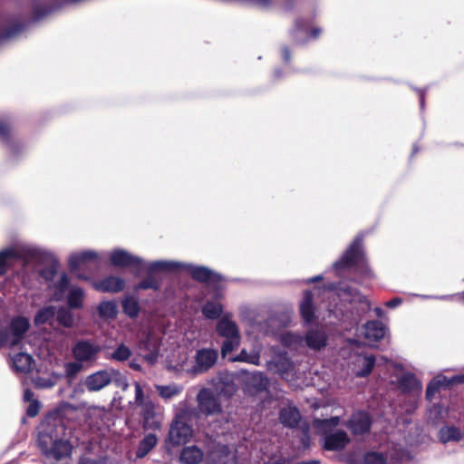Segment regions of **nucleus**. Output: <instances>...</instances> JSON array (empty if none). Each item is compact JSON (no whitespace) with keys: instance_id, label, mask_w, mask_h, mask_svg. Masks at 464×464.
<instances>
[{"instance_id":"2eb2a0df","label":"nucleus","mask_w":464,"mask_h":464,"mask_svg":"<svg viewBox=\"0 0 464 464\" xmlns=\"http://www.w3.org/2000/svg\"><path fill=\"white\" fill-rule=\"evenodd\" d=\"M218 353L215 349L203 348L197 351L193 371L196 373L207 372L218 361Z\"/></svg>"},{"instance_id":"ddd939ff","label":"nucleus","mask_w":464,"mask_h":464,"mask_svg":"<svg viewBox=\"0 0 464 464\" xmlns=\"http://www.w3.org/2000/svg\"><path fill=\"white\" fill-rule=\"evenodd\" d=\"M29 328L30 323L27 318L24 316L14 317L9 326L5 328L8 330L9 334V342L7 344L11 347L19 345Z\"/></svg>"},{"instance_id":"1a4fd4ad","label":"nucleus","mask_w":464,"mask_h":464,"mask_svg":"<svg viewBox=\"0 0 464 464\" xmlns=\"http://www.w3.org/2000/svg\"><path fill=\"white\" fill-rule=\"evenodd\" d=\"M462 383H464V373L457 374L450 378L445 375H438L428 383L425 398L428 401H432L435 394L439 392L440 389H450Z\"/></svg>"},{"instance_id":"4468645a","label":"nucleus","mask_w":464,"mask_h":464,"mask_svg":"<svg viewBox=\"0 0 464 464\" xmlns=\"http://www.w3.org/2000/svg\"><path fill=\"white\" fill-rule=\"evenodd\" d=\"M372 419L368 412L361 411L353 413L345 423V426L354 435H364L370 432Z\"/></svg>"},{"instance_id":"052dcab7","label":"nucleus","mask_w":464,"mask_h":464,"mask_svg":"<svg viewBox=\"0 0 464 464\" xmlns=\"http://www.w3.org/2000/svg\"><path fill=\"white\" fill-rule=\"evenodd\" d=\"M254 4L262 7H268L272 4V0H253Z\"/></svg>"},{"instance_id":"c9c22d12","label":"nucleus","mask_w":464,"mask_h":464,"mask_svg":"<svg viewBox=\"0 0 464 464\" xmlns=\"http://www.w3.org/2000/svg\"><path fill=\"white\" fill-rule=\"evenodd\" d=\"M217 390L219 395L226 398H231L237 391V386L235 382L231 379H221L217 386Z\"/></svg>"},{"instance_id":"79ce46f5","label":"nucleus","mask_w":464,"mask_h":464,"mask_svg":"<svg viewBox=\"0 0 464 464\" xmlns=\"http://www.w3.org/2000/svg\"><path fill=\"white\" fill-rule=\"evenodd\" d=\"M231 362H247L254 365H259L260 364V356L258 353L255 354H249L246 349H242L240 353L233 357Z\"/></svg>"},{"instance_id":"774afa93","label":"nucleus","mask_w":464,"mask_h":464,"mask_svg":"<svg viewBox=\"0 0 464 464\" xmlns=\"http://www.w3.org/2000/svg\"><path fill=\"white\" fill-rule=\"evenodd\" d=\"M300 464H320V461L316 459H312L308 461H303Z\"/></svg>"},{"instance_id":"bf43d9fd","label":"nucleus","mask_w":464,"mask_h":464,"mask_svg":"<svg viewBox=\"0 0 464 464\" xmlns=\"http://www.w3.org/2000/svg\"><path fill=\"white\" fill-rule=\"evenodd\" d=\"M77 464H98V461L88 457H81Z\"/></svg>"},{"instance_id":"dca6fc26","label":"nucleus","mask_w":464,"mask_h":464,"mask_svg":"<svg viewBox=\"0 0 464 464\" xmlns=\"http://www.w3.org/2000/svg\"><path fill=\"white\" fill-rule=\"evenodd\" d=\"M126 285V282L121 277L116 276H107L102 279L93 282L92 287L101 293H120Z\"/></svg>"},{"instance_id":"864d4df0","label":"nucleus","mask_w":464,"mask_h":464,"mask_svg":"<svg viewBox=\"0 0 464 464\" xmlns=\"http://www.w3.org/2000/svg\"><path fill=\"white\" fill-rule=\"evenodd\" d=\"M69 285V278L66 274H63L57 283V288L60 291H64Z\"/></svg>"},{"instance_id":"2f4dec72","label":"nucleus","mask_w":464,"mask_h":464,"mask_svg":"<svg viewBox=\"0 0 464 464\" xmlns=\"http://www.w3.org/2000/svg\"><path fill=\"white\" fill-rule=\"evenodd\" d=\"M71 310L68 307L60 306L55 311L56 321L65 328H72L74 325V316Z\"/></svg>"},{"instance_id":"412c9836","label":"nucleus","mask_w":464,"mask_h":464,"mask_svg":"<svg viewBox=\"0 0 464 464\" xmlns=\"http://www.w3.org/2000/svg\"><path fill=\"white\" fill-rule=\"evenodd\" d=\"M0 140L13 153H18L19 143L14 139L13 127L8 121L0 119Z\"/></svg>"},{"instance_id":"9b49d317","label":"nucleus","mask_w":464,"mask_h":464,"mask_svg":"<svg viewBox=\"0 0 464 464\" xmlns=\"http://www.w3.org/2000/svg\"><path fill=\"white\" fill-rule=\"evenodd\" d=\"M72 352L75 361L93 362L98 358L101 347L89 340H81L73 345Z\"/></svg>"},{"instance_id":"a18cd8bd","label":"nucleus","mask_w":464,"mask_h":464,"mask_svg":"<svg viewBox=\"0 0 464 464\" xmlns=\"http://www.w3.org/2000/svg\"><path fill=\"white\" fill-rule=\"evenodd\" d=\"M340 421V417L334 416L329 419H314V425L321 430H328L338 426Z\"/></svg>"},{"instance_id":"20e7f679","label":"nucleus","mask_w":464,"mask_h":464,"mask_svg":"<svg viewBox=\"0 0 464 464\" xmlns=\"http://www.w3.org/2000/svg\"><path fill=\"white\" fill-rule=\"evenodd\" d=\"M135 401L136 406L140 407V421L143 430H158L161 427L159 418L160 406L153 402L149 397L145 398L143 389L140 382H135Z\"/></svg>"},{"instance_id":"f3484780","label":"nucleus","mask_w":464,"mask_h":464,"mask_svg":"<svg viewBox=\"0 0 464 464\" xmlns=\"http://www.w3.org/2000/svg\"><path fill=\"white\" fill-rule=\"evenodd\" d=\"M350 443V438L346 431L338 430L334 433L325 435L324 449L329 451H339L345 449Z\"/></svg>"},{"instance_id":"de8ad7c7","label":"nucleus","mask_w":464,"mask_h":464,"mask_svg":"<svg viewBox=\"0 0 464 464\" xmlns=\"http://www.w3.org/2000/svg\"><path fill=\"white\" fill-rule=\"evenodd\" d=\"M364 464H387V459L382 453L370 451L364 454Z\"/></svg>"},{"instance_id":"338daca9","label":"nucleus","mask_w":464,"mask_h":464,"mask_svg":"<svg viewBox=\"0 0 464 464\" xmlns=\"http://www.w3.org/2000/svg\"><path fill=\"white\" fill-rule=\"evenodd\" d=\"M274 74L276 79H279L283 76L284 72L282 70L278 69V70L275 71Z\"/></svg>"},{"instance_id":"f704fd0d","label":"nucleus","mask_w":464,"mask_h":464,"mask_svg":"<svg viewBox=\"0 0 464 464\" xmlns=\"http://www.w3.org/2000/svg\"><path fill=\"white\" fill-rule=\"evenodd\" d=\"M440 438L442 442L459 441L462 439V433L455 426H445L440 430Z\"/></svg>"},{"instance_id":"c85d7f7f","label":"nucleus","mask_w":464,"mask_h":464,"mask_svg":"<svg viewBox=\"0 0 464 464\" xmlns=\"http://www.w3.org/2000/svg\"><path fill=\"white\" fill-rule=\"evenodd\" d=\"M84 292L79 287H72L66 298V304L68 308L72 310L82 309L83 307Z\"/></svg>"},{"instance_id":"a19ab883","label":"nucleus","mask_w":464,"mask_h":464,"mask_svg":"<svg viewBox=\"0 0 464 464\" xmlns=\"http://www.w3.org/2000/svg\"><path fill=\"white\" fill-rule=\"evenodd\" d=\"M375 357L366 355L362 358L361 369L356 372L357 377L364 378L371 374L375 365Z\"/></svg>"},{"instance_id":"393cba45","label":"nucleus","mask_w":464,"mask_h":464,"mask_svg":"<svg viewBox=\"0 0 464 464\" xmlns=\"http://www.w3.org/2000/svg\"><path fill=\"white\" fill-rule=\"evenodd\" d=\"M398 387L402 393H410L414 391H420L421 383L413 373L408 372L398 380Z\"/></svg>"},{"instance_id":"39448f33","label":"nucleus","mask_w":464,"mask_h":464,"mask_svg":"<svg viewBox=\"0 0 464 464\" xmlns=\"http://www.w3.org/2000/svg\"><path fill=\"white\" fill-rule=\"evenodd\" d=\"M181 266L172 261H154L147 267L146 277L134 285V291L148 290L159 291L161 287V280L156 276L158 272H174Z\"/></svg>"},{"instance_id":"f8f14e48","label":"nucleus","mask_w":464,"mask_h":464,"mask_svg":"<svg viewBox=\"0 0 464 464\" xmlns=\"http://www.w3.org/2000/svg\"><path fill=\"white\" fill-rule=\"evenodd\" d=\"M110 262L111 266L116 267L137 268L138 271L135 273V276H139L140 271L144 266V262L140 257L132 256L123 249L113 250L110 255Z\"/></svg>"},{"instance_id":"aec40b11","label":"nucleus","mask_w":464,"mask_h":464,"mask_svg":"<svg viewBox=\"0 0 464 464\" xmlns=\"http://www.w3.org/2000/svg\"><path fill=\"white\" fill-rule=\"evenodd\" d=\"M315 309L314 305V295L311 291L304 292L303 299L300 304V314L305 324H311L315 318Z\"/></svg>"},{"instance_id":"603ef678","label":"nucleus","mask_w":464,"mask_h":464,"mask_svg":"<svg viewBox=\"0 0 464 464\" xmlns=\"http://www.w3.org/2000/svg\"><path fill=\"white\" fill-rule=\"evenodd\" d=\"M40 408H41V405H40V402L38 400L32 401L31 402H29V405L26 409V415L29 418H34V417L37 416L40 411Z\"/></svg>"},{"instance_id":"3c124183","label":"nucleus","mask_w":464,"mask_h":464,"mask_svg":"<svg viewBox=\"0 0 464 464\" xmlns=\"http://www.w3.org/2000/svg\"><path fill=\"white\" fill-rule=\"evenodd\" d=\"M82 362H71L65 365V372L67 376L73 377L82 370Z\"/></svg>"},{"instance_id":"a211bd4d","label":"nucleus","mask_w":464,"mask_h":464,"mask_svg":"<svg viewBox=\"0 0 464 464\" xmlns=\"http://www.w3.org/2000/svg\"><path fill=\"white\" fill-rule=\"evenodd\" d=\"M111 383V368L90 374L85 380L89 392H98Z\"/></svg>"},{"instance_id":"13d9d810","label":"nucleus","mask_w":464,"mask_h":464,"mask_svg":"<svg viewBox=\"0 0 464 464\" xmlns=\"http://www.w3.org/2000/svg\"><path fill=\"white\" fill-rule=\"evenodd\" d=\"M34 392L31 389H25L24 392V400L28 402H31L32 401H36V399H34Z\"/></svg>"},{"instance_id":"8fccbe9b","label":"nucleus","mask_w":464,"mask_h":464,"mask_svg":"<svg viewBox=\"0 0 464 464\" xmlns=\"http://www.w3.org/2000/svg\"><path fill=\"white\" fill-rule=\"evenodd\" d=\"M57 274V265L53 264L40 271V276L46 281H52Z\"/></svg>"},{"instance_id":"423d86ee","label":"nucleus","mask_w":464,"mask_h":464,"mask_svg":"<svg viewBox=\"0 0 464 464\" xmlns=\"http://www.w3.org/2000/svg\"><path fill=\"white\" fill-rule=\"evenodd\" d=\"M243 372L246 375L242 381L241 389L245 394L249 396H256L267 391L269 386V380L264 372Z\"/></svg>"},{"instance_id":"e2e57ef3","label":"nucleus","mask_w":464,"mask_h":464,"mask_svg":"<svg viewBox=\"0 0 464 464\" xmlns=\"http://www.w3.org/2000/svg\"><path fill=\"white\" fill-rule=\"evenodd\" d=\"M322 280H323V276L319 275V276H315L314 277L308 278L307 283L312 284V283H315V282H320Z\"/></svg>"},{"instance_id":"72a5a7b5","label":"nucleus","mask_w":464,"mask_h":464,"mask_svg":"<svg viewBox=\"0 0 464 464\" xmlns=\"http://www.w3.org/2000/svg\"><path fill=\"white\" fill-rule=\"evenodd\" d=\"M202 314L207 319H218L223 313V305L220 303L207 301L202 306Z\"/></svg>"},{"instance_id":"58836bf2","label":"nucleus","mask_w":464,"mask_h":464,"mask_svg":"<svg viewBox=\"0 0 464 464\" xmlns=\"http://www.w3.org/2000/svg\"><path fill=\"white\" fill-rule=\"evenodd\" d=\"M131 355H132L131 350L124 343H121L111 353L109 358L112 361L122 362L129 360Z\"/></svg>"},{"instance_id":"49530a36","label":"nucleus","mask_w":464,"mask_h":464,"mask_svg":"<svg viewBox=\"0 0 464 464\" xmlns=\"http://www.w3.org/2000/svg\"><path fill=\"white\" fill-rule=\"evenodd\" d=\"M24 28V24L22 23H14L8 25L1 34L0 40L11 38L19 33H21Z\"/></svg>"},{"instance_id":"cd10ccee","label":"nucleus","mask_w":464,"mask_h":464,"mask_svg":"<svg viewBox=\"0 0 464 464\" xmlns=\"http://www.w3.org/2000/svg\"><path fill=\"white\" fill-rule=\"evenodd\" d=\"M13 365L18 372H29L32 370V364L34 362L33 357L25 353H18L13 358Z\"/></svg>"},{"instance_id":"4d7b16f0","label":"nucleus","mask_w":464,"mask_h":464,"mask_svg":"<svg viewBox=\"0 0 464 464\" xmlns=\"http://www.w3.org/2000/svg\"><path fill=\"white\" fill-rule=\"evenodd\" d=\"M402 303V299L400 297H394L388 302H386L385 305L389 308H395Z\"/></svg>"},{"instance_id":"7ed1b4c3","label":"nucleus","mask_w":464,"mask_h":464,"mask_svg":"<svg viewBox=\"0 0 464 464\" xmlns=\"http://www.w3.org/2000/svg\"><path fill=\"white\" fill-rule=\"evenodd\" d=\"M198 418L196 408L183 407L172 419L165 443L179 447L187 444L193 437L192 420Z\"/></svg>"},{"instance_id":"37998d69","label":"nucleus","mask_w":464,"mask_h":464,"mask_svg":"<svg viewBox=\"0 0 464 464\" xmlns=\"http://www.w3.org/2000/svg\"><path fill=\"white\" fill-rule=\"evenodd\" d=\"M17 253L13 248L0 251V276H4L8 270V259L16 258Z\"/></svg>"},{"instance_id":"6ab92c4d","label":"nucleus","mask_w":464,"mask_h":464,"mask_svg":"<svg viewBox=\"0 0 464 464\" xmlns=\"http://www.w3.org/2000/svg\"><path fill=\"white\" fill-rule=\"evenodd\" d=\"M306 346L314 351H320L327 345L328 335L323 330L311 329L304 335Z\"/></svg>"},{"instance_id":"c03bdc74","label":"nucleus","mask_w":464,"mask_h":464,"mask_svg":"<svg viewBox=\"0 0 464 464\" xmlns=\"http://www.w3.org/2000/svg\"><path fill=\"white\" fill-rule=\"evenodd\" d=\"M240 335L237 337L227 338L222 343L221 346V356L225 358L228 353L237 350L240 345Z\"/></svg>"},{"instance_id":"ea45409f","label":"nucleus","mask_w":464,"mask_h":464,"mask_svg":"<svg viewBox=\"0 0 464 464\" xmlns=\"http://www.w3.org/2000/svg\"><path fill=\"white\" fill-rule=\"evenodd\" d=\"M111 382L117 388L121 389L122 392H126L130 386L126 375L114 368H111Z\"/></svg>"},{"instance_id":"5fc2aeb1","label":"nucleus","mask_w":464,"mask_h":464,"mask_svg":"<svg viewBox=\"0 0 464 464\" xmlns=\"http://www.w3.org/2000/svg\"><path fill=\"white\" fill-rule=\"evenodd\" d=\"M9 334L7 329H0V349L7 345Z\"/></svg>"},{"instance_id":"e433bc0d","label":"nucleus","mask_w":464,"mask_h":464,"mask_svg":"<svg viewBox=\"0 0 464 464\" xmlns=\"http://www.w3.org/2000/svg\"><path fill=\"white\" fill-rule=\"evenodd\" d=\"M55 307L53 305L41 308L35 314L34 322L35 325L45 324L55 316Z\"/></svg>"},{"instance_id":"9d476101","label":"nucleus","mask_w":464,"mask_h":464,"mask_svg":"<svg viewBox=\"0 0 464 464\" xmlns=\"http://www.w3.org/2000/svg\"><path fill=\"white\" fill-rule=\"evenodd\" d=\"M198 415L200 413L206 416L218 414L222 412V406L218 399L215 396L212 391L204 388L201 389L198 395Z\"/></svg>"},{"instance_id":"b1692460","label":"nucleus","mask_w":464,"mask_h":464,"mask_svg":"<svg viewBox=\"0 0 464 464\" xmlns=\"http://www.w3.org/2000/svg\"><path fill=\"white\" fill-rule=\"evenodd\" d=\"M364 330L366 339L378 342L384 337L386 329L382 322L373 320L365 324Z\"/></svg>"},{"instance_id":"c756f323","label":"nucleus","mask_w":464,"mask_h":464,"mask_svg":"<svg viewBox=\"0 0 464 464\" xmlns=\"http://www.w3.org/2000/svg\"><path fill=\"white\" fill-rule=\"evenodd\" d=\"M122 312L130 318H137L140 306L138 300L133 296H127L121 301Z\"/></svg>"},{"instance_id":"69168bd1","label":"nucleus","mask_w":464,"mask_h":464,"mask_svg":"<svg viewBox=\"0 0 464 464\" xmlns=\"http://www.w3.org/2000/svg\"><path fill=\"white\" fill-rule=\"evenodd\" d=\"M295 4V0H285V6L287 9H292Z\"/></svg>"},{"instance_id":"0e129e2a","label":"nucleus","mask_w":464,"mask_h":464,"mask_svg":"<svg viewBox=\"0 0 464 464\" xmlns=\"http://www.w3.org/2000/svg\"><path fill=\"white\" fill-rule=\"evenodd\" d=\"M321 33V30L319 28H313L311 31V35L314 38H316Z\"/></svg>"},{"instance_id":"bb28decb","label":"nucleus","mask_w":464,"mask_h":464,"mask_svg":"<svg viewBox=\"0 0 464 464\" xmlns=\"http://www.w3.org/2000/svg\"><path fill=\"white\" fill-rule=\"evenodd\" d=\"M337 295L342 298H346L347 301H357L359 303H366V297L361 292L352 285H340L334 288Z\"/></svg>"},{"instance_id":"a878e982","label":"nucleus","mask_w":464,"mask_h":464,"mask_svg":"<svg viewBox=\"0 0 464 464\" xmlns=\"http://www.w3.org/2000/svg\"><path fill=\"white\" fill-rule=\"evenodd\" d=\"M203 459L202 450L197 446L184 448L179 456L182 464H198Z\"/></svg>"},{"instance_id":"4c0bfd02","label":"nucleus","mask_w":464,"mask_h":464,"mask_svg":"<svg viewBox=\"0 0 464 464\" xmlns=\"http://www.w3.org/2000/svg\"><path fill=\"white\" fill-rule=\"evenodd\" d=\"M155 389L160 397L164 400H170L175 396L179 395L181 389L177 385H155Z\"/></svg>"},{"instance_id":"4be33fe9","label":"nucleus","mask_w":464,"mask_h":464,"mask_svg":"<svg viewBox=\"0 0 464 464\" xmlns=\"http://www.w3.org/2000/svg\"><path fill=\"white\" fill-rule=\"evenodd\" d=\"M217 334L227 339L240 335L237 324L227 316L222 317L216 324Z\"/></svg>"},{"instance_id":"09e8293b","label":"nucleus","mask_w":464,"mask_h":464,"mask_svg":"<svg viewBox=\"0 0 464 464\" xmlns=\"http://www.w3.org/2000/svg\"><path fill=\"white\" fill-rule=\"evenodd\" d=\"M53 7L35 5L33 8V16L35 21L42 19L53 11Z\"/></svg>"},{"instance_id":"0eeeda50","label":"nucleus","mask_w":464,"mask_h":464,"mask_svg":"<svg viewBox=\"0 0 464 464\" xmlns=\"http://www.w3.org/2000/svg\"><path fill=\"white\" fill-rule=\"evenodd\" d=\"M88 263H94L95 266L99 265V256L96 252L88 250L72 254L69 258L68 266L72 273H77L79 279L87 281L90 277L84 272H82V270L84 269Z\"/></svg>"},{"instance_id":"f257e3e1","label":"nucleus","mask_w":464,"mask_h":464,"mask_svg":"<svg viewBox=\"0 0 464 464\" xmlns=\"http://www.w3.org/2000/svg\"><path fill=\"white\" fill-rule=\"evenodd\" d=\"M63 410L57 408L50 411L43 420L38 434V446L43 455L56 461L72 455V443L63 439L66 426L63 421Z\"/></svg>"},{"instance_id":"f03ea898","label":"nucleus","mask_w":464,"mask_h":464,"mask_svg":"<svg viewBox=\"0 0 464 464\" xmlns=\"http://www.w3.org/2000/svg\"><path fill=\"white\" fill-rule=\"evenodd\" d=\"M352 268L362 277L370 278L372 276L363 248V237L362 235H357L354 237L342 256L334 264V269L337 274Z\"/></svg>"},{"instance_id":"5701e85b","label":"nucleus","mask_w":464,"mask_h":464,"mask_svg":"<svg viewBox=\"0 0 464 464\" xmlns=\"http://www.w3.org/2000/svg\"><path fill=\"white\" fill-rule=\"evenodd\" d=\"M279 420L285 427L295 428L301 420L300 411L296 407H285L280 410Z\"/></svg>"},{"instance_id":"680f3d73","label":"nucleus","mask_w":464,"mask_h":464,"mask_svg":"<svg viewBox=\"0 0 464 464\" xmlns=\"http://www.w3.org/2000/svg\"><path fill=\"white\" fill-rule=\"evenodd\" d=\"M129 367L130 369H132L134 371H138V372H140L141 369H142L141 365L139 362H135V361L130 362H129Z\"/></svg>"},{"instance_id":"6e6552de","label":"nucleus","mask_w":464,"mask_h":464,"mask_svg":"<svg viewBox=\"0 0 464 464\" xmlns=\"http://www.w3.org/2000/svg\"><path fill=\"white\" fill-rule=\"evenodd\" d=\"M179 265L181 266L177 271L185 270L193 280L198 283L218 284L223 279L219 274L207 266L181 263H179Z\"/></svg>"},{"instance_id":"7c9ffc66","label":"nucleus","mask_w":464,"mask_h":464,"mask_svg":"<svg viewBox=\"0 0 464 464\" xmlns=\"http://www.w3.org/2000/svg\"><path fill=\"white\" fill-rule=\"evenodd\" d=\"M157 436L152 433H149L145 435V437L140 440L136 455L138 458L145 457L156 445H157Z\"/></svg>"},{"instance_id":"473e14b6","label":"nucleus","mask_w":464,"mask_h":464,"mask_svg":"<svg viewBox=\"0 0 464 464\" xmlns=\"http://www.w3.org/2000/svg\"><path fill=\"white\" fill-rule=\"evenodd\" d=\"M99 316L102 319H114L118 314L117 304L114 301H102L98 307Z\"/></svg>"},{"instance_id":"6e6d98bb","label":"nucleus","mask_w":464,"mask_h":464,"mask_svg":"<svg viewBox=\"0 0 464 464\" xmlns=\"http://www.w3.org/2000/svg\"><path fill=\"white\" fill-rule=\"evenodd\" d=\"M281 55L285 63H289L291 61V50L288 46L285 45L281 49Z\"/></svg>"}]
</instances>
